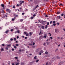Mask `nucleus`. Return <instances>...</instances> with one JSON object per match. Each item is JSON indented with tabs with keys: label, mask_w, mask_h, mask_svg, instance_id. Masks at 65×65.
<instances>
[{
	"label": "nucleus",
	"mask_w": 65,
	"mask_h": 65,
	"mask_svg": "<svg viewBox=\"0 0 65 65\" xmlns=\"http://www.w3.org/2000/svg\"><path fill=\"white\" fill-rule=\"evenodd\" d=\"M59 30L57 29H56L55 30V32L56 33H58L59 32Z\"/></svg>",
	"instance_id": "1"
},
{
	"label": "nucleus",
	"mask_w": 65,
	"mask_h": 65,
	"mask_svg": "<svg viewBox=\"0 0 65 65\" xmlns=\"http://www.w3.org/2000/svg\"><path fill=\"white\" fill-rule=\"evenodd\" d=\"M47 34H44V36L43 37V38H46V37H47Z\"/></svg>",
	"instance_id": "2"
},
{
	"label": "nucleus",
	"mask_w": 65,
	"mask_h": 65,
	"mask_svg": "<svg viewBox=\"0 0 65 65\" xmlns=\"http://www.w3.org/2000/svg\"><path fill=\"white\" fill-rule=\"evenodd\" d=\"M4 6L5 5H4V4H2L1 5V6L2 7H3V8H4Z\"/></svg>",
	"instance_id": "3"
},
{
	"label": "nucleus",
	"mask_w": 65,
	"mask_h": 65,
	"mask_svg": "<svg viewBox=\"0 0 65 65\" xmlns=\"http://www.w3.org/2000/svg\"><path fill=\"white\" fill-rule=\"evenodd\" d=\"M41 28L42 29H44V26H42L41 27Z\"/></svg>",
	"instance_id": "4"
},
{
	"label": "nucleus",
	"mask_w": 65,
	"mask_h": 65,
	"mask_svg": "<svg viewBox=\"0 0 65 65\" xmlns=\"http://www.w3.org/2000/svg\"><path fill=\"white\" fill-rule=\"evenodd\" d=\"M29 34H30L29 36H31V35H32V32H30L29 33Z\"/></svg>",
	"instance_id": "5"
},
{
	"label": "nucleus",
	"mask_w": 65,
	"mask_h": 65,
	"mask_svg": "<svg viewBox=\"0 0 65 65\" xmlns=\"http://www.w3.org/2000/svg\"><path fill=\"white\" fill-rule=\"evenodd\" d=\"M9 30H6L5 31V33H6V34H7V33H8V32H9Z\"/></svg>",
	"instance_id": "6"
},
{
	"label": "nucleus",
	"mask_w": 65,
	"mask_h": 65,
	"mask_svg": "<svg viewBox=\"0 0 65 65\" xmlns=\"http://www.w3.org/2000/svg\"><path fill=\"white\" fill-rule=\"evenodd\" d=\"M21 65H24L25 63L23 62H21L20 63Z\"/></svg>",
	"instance_id": "7"
},
{
	"label": "nucleus",
	"mask_w": 65,
	"mask_h": 65,
	"mask_svg": "<svg viewBox=\"0 0 65 65\" xmlns=\"http://www.w3.org/2000/svg\"><path fill=\"white\" fill-rule=\"evenodd\" d=\"M50 54H48L47 55H46V57H50Z\"/></svg>",
	"instance_id": "8"
},
{
	"label": "nucleus",
	"mask_w": 65,
	"mask_h": 65,
	"mask_svg": "<svg viewBox=\"0 0 65 65\" xmlns=\"http://www.w3.org/2000/svg\"><path fill=\"white\" fill-rule=\"evenodd\" d=\"M29 35V33H28L26 34V36H28Z\"/></svg>",
	"instance_id": "9"
},
{
	"label": "nucleus",
	"mask_w": 65,
	"mask_h": 65,
	"mask_svg": "<svg viewBox=\"0 0 65 65\" xmlns=\"http://www.w3.org/2000/svg\"><path fill=\"white\" fill-rule=\"evenodd\" d=\"M57 18H58V19H60V18H61V17H60V16H57Z\"/></svg>",
	"instance_id": "10"
},
{
	"label": "nucleus",
	"mask_w": 65,
	"mask_h": 65,
	"mask_svg": "<svg viewBox=\"0 0 65 65\" xmlns=\"http://www.w3.org/2000/svg\"><path fill=\"white\" fill-rule=\"evenodd\" d=\"M48 26L47 25H46L45 26V29H46L47 28Z\"/></svg>",
	"instance_id": "11"
},
{
	"label": "nucleus",
	"mask_w": 65,
	"mask_h": 65,
	"mask_svg": "<svg viewBox=\"0 0 65 65\" xmlns=\"http://www.w3.org/2000/svg\"><path fill=\"white\" fill-rule=\"evenodd\" d=\"M45 53L46 54V55L47 54H48V52L47 51H46Z\"/></svg>",
	"instance_id": "12"
},
{
	"label": "nucleus",
	"mask_w": 65,
	"mask_h": 65,
	"mask_svg": "<svg viewBox=\"0 0 65 65\" xmlns=\"http://www.w3.org/2000/svg\"><path fill=\"white\" fill-rule=\"evenodd\" d=\"M40 53H43V50H41L40 51Z\"/></svg>",
	"instance_id": "13"
},
{
	"label": "nucleus",
	"mask_w": 65,
	"mask_h": 65,
	"mask_svg": "<svg viewBox=\"0 0 65 65\" xmlns=\"http://www.w3.org/2000/svg\"><path fill=\"white\" fill-rule=\"evenodd\" d=\"M17 62H16V63H20V61H19V60H17Z\"/></svg>",
	"instance_id": "14"
},
{
	"label": "nucleus",
	"mask_w": 65,
	"mask_h": 65,
	"mask_svg": "<svg viewBox=\"0 0 65 65\" xmlns=\"http://www.w3.org/2000/svg\"><path fill=\"white\" fill-rule=\"evenodd\" d=\"M9 9H6V11L8 12V11H9Z\"/></svg>",
	"instance_id": "15"
},
{
	"label": "nucleus",
	"mask_w": 65,
	"mask_h": 65,
	"mask_svg": "<svg viewBox=\"0 0 65 65\" xmlns=\"http://www.w3.org/2000/svg\"><path fill=\"white\" fill-rule=\"evenodd\" d=\"M50 43V42H46L47 44V45H48Z\"/></svg>",
	"instance_id": "16"
},
{
	"label": "nucleus",
	"mask_w": 65,
	"mask_h": 65,
	"mask_svg": "<svg viewBox=\"0 0 65 65\" xmlns=\"http://www.w3.org/2000/svg\"><path fill=\"white\" fill-rule=\"evenodd\" d=\"M39 7V6H38V5H37V6H36V7H35V8H37V7Z\"/></svg>",
	"instance_id": "17"
},
{
	"label": "nucleus",
	"mask_w": 65,
	"mask_h": 65,
	"mask_svg": "<svg viewBox=\"0 0 65 65\" xmlns=\"http://www.w3.org/2000/svg\"><path fill=\"white\" fill-rule=\"evenodd\" d=\"M57 14H60V12H57Z\"/></svg>",
	"instance_id": "18"
},
{
	"label": "nucleus",
	"mask_w": 65,
	"mask_h": 65,
	"mask_svg": "<svg viewBox=\"0 0 65 65\" xmlns=\"http://www.w3.org/2000/svg\"><path fill=\"white\" fill-rule=\"evenodd\" d=\"M33 18H34V17H31L30 19L31 20H32V19H33Z\"/></svg>",
	"instance_id": "19"
},
{
	"label": "nucleus",
	"mask_w": 65,
	"mask_h": 65,
	"mask_svg": "<svg viewBox=\"0 0 65 65\" xmlns=\"http://www.w3.org/2000/svg\"><path fill=\"white\" fill-rule=\"evenodd\" d=\"M8 12H9V13H10V12H11V10H9Z\"/></svg>",
	"instance_id": "20"
},
{
	"label": "nucleus",
	"mask_w": 65,
	"mask_h": 65,
	"mask_svg": "<svg viewBox=\"0 0 65 65\" xmlns=\"http://www.w3.org/2000/svg\"><path fill=\"white\" fill-rule=\"evenodd\" d=\"M22 21H23V19H21L20 20V22H22Z\"/></svg>",
	"instance_id": "21"
},
{
	"label": "nucleus",
	"mask_w": 65,
	"mask_h": 65,
	"mask_svg": "<svg viewBox=\"0 0 65 65\" xmlns=\"http://www.w3.org/2000/svg\"><path fill=\"white\" fill-rule=\"evenodd\" d=\"M37 58V56H35V57H34V59H36Z\"/></svg>",
	"instance_id": "22"
},
{
	"label": "nucleus",
	"mask_w": 65,
	"mask_h": 65,
	"mask_svg": "<svg viewBox=\"0 0 65 65\" xmlns=\"http://www.w3.org/2000/svg\"><path fill=\"white\" fill-rule=\"evenodd\" d=\"M20 65V63H17L15 65Z\"/></svg>",
	"instance_id": "23"
},
{
	"label": "nucleus",
	"mask_w": 65,
	"mask_h": 65,
	"mask_svg": "<svg viewBox=\"0 0 65 65\" xmlns=\"http://www.w3.org/2000/svg\"><path fill=\"white\" fill-rule=\"evenodd\" d=\"M7 46H11V45L10 44H8Z\"/></svg>",
	"instance_id": "24"
},
{
	"label": "nucleus",
	"mask_w": 65,
	"mask_h": 65,
	"mask_svg": "<svg viewBox=\"0 0 65 65\" xmlns=\"http://www.w3.org/2000/svg\"><path fill=\"white\" fill-rule=\"evenodd\" d=\"M13 8H15V6H14L13 7Z\"/></svg>",
	"instance_id": "25"
},
{
	"label": "nucleus",
	"mask_w": 65,
	"mask_h": 65,
	"mask_svg": "<svg viewBox=\"0 0 65 65\" xmlns=\"http://www.w3.org/2000/svg\"><path fill=\"white\" fill-rule=\"evenodd\" d=\"M13 40H14V41H16V38H14L13 39Z\"/></svg>",
	"instance_id": "26"
},
{
	"label": "nucleus",
	"mask_w": 65,
	"mask_h": 65,
	"mask_svg": "<svg viewBox=\"0 0 65 65\" xmlns=\"http://www.w3.org/2000/svg\"><path fill=\"white\" fill-rule=\"evenodd\" d=\"M17 32L18 33H20V31L19 30H18Z\"/></svg>",
	"instance_id": "27"
},
{
	"label": "nucleus",
	"mask_w": 65,
	"mask_h": 65,
	"mask_svg": "<svg viewBox=\"0 0 65 65\" xmlns=\"http://www.w3.org/2000/svg\"><path fill=\"white\" fill-rule=\"evenodd\" d=\"M56 58H57V59H60V57H59L58 56Z\"/></svg>",
	"instance_id": "28"
},
{
	"label": "nucleus",
	"mask_w": 65,
	"mask_h": 65,
	"mask_svg": "<svg viewBox=\"0 0 65 65\" xmlns=\"http://www.w3.org/2000/svg\"><path fill=\"white\" fill-rule=\"evenodd\" d=\"M41 33V31H40V33L39 34V35H40V34Z\"/></svg>",
	"instance_id": "29"
},
{
	"label": "nucleus",
	"mask_w": 65,
	"mask_h": 65,
	"mask_svg": "<svg viewBox=\"0 0 65 65\" xmlns=\"http://www.w3.org/2000/svg\"><path fill=\"white\" fill-rule=\"evenodd\" d=\"M50 38L52 40L53 39V37H50Z\"/></svg>",
	"instance_id": "30"
},
{
	"label": "nucleus",
	"mask_w": 65,
	"mask_h": 65,
	"mask_svg": "<svg viewBox=\"0 0 65 65\" xmlns=\"http://www.w3.org/2000/svg\"><path fill=\"white\" fill-rule=\"evenodd\" d=\"M14 48H17V47L15 46H14Z\"/></svg>",
	"instance_id": "31"
},
{
	"label": "nucleus",
	"mask_w": 65,
	"mask_h": 65,
	"mask_svg": "<svg viewBox=\"0 0 65 65\" xmlns=\"http://www.w3.org/2000/svg\"><path fill=\"white\" fill-rule=\"evenodd\" d=\"M12 21H14V19L13 18H12Z\"/></svg>",
	"instance_id": "32"
},
{
	"label": "nucleus",
	"mask_w": 65,
	"mask_h": 65,
	"mask_svg": "<svg viewBox=\"0 0 65 65\" xmlns=\"http://www.w3.org/2000/svg\"><path fill=\"white\" fill-rule=\"evenodd\" d=\"M56 24L57 25H59V24H60V23H56Z\"/></svg>",
	"instance_id": "33"
},
{
	"label": "nucleus",
	"mask_w": 65,
	"mask_h": 65,
	"mask_svg": "<svg viewBox=\"0 0 65 65\" xmlns=\"http://www.w3.org/2000/svg\"><path fill=\"white\" fill-rule=\"evenodd\" d=\"M53 23H54H54H56V21H53Z\"/></svg>",
	"instance_id": "34"
},
{
	"label": "nucleus",
	"mask_w": 65,
	"mask_h": 65,
	"mask_svg": "<svg viewBox=\"0 0 65 65\" xmlns=\"http://www.w3.org/2000/svg\"><path fill=\"white\" fill-rule=\"evenodd\" d=\"M28 45H32V44H29Z\"/></svg>",
	"instance_id": "35"
},
{
	"label": "nucleus",
	"mask_w": 65,
	"mask_h": 65,
	"mask_svg": "<svg viewBox=\"0 0 65 65\" xmlns=\"http://www.w3.org/2000/svg\"><path fill=\"white\" fill-rule=\"evenodd\" d=\"M53 23V21H50V24H51V23Z\"/></svg>",
	"instance_id": "36"
},
{
	"label": "nucleus",
	"mask_w": 65,
	"mask_h": 65,
	"mask_svg": "<svg viewBox=\"0 0 65 65\" xmlns=\"http://www.w3.org/2000/svg\"><path fill=\"white\" fill-rule=\"evenodd\" d=\"M36 16V14H34L33 15V17H35Z\"/></svg>",
	"instance_id": "37"
},
{
	"label": "nucleus",
	"mask_w": 65,
	"mask_h": 65,
	"mask_svg": "<svg viewBox=\"0 0 65 65\" xmlns=\"http://www.w3.org/2000/svg\"><path fill=\"white\" fill-rule=\"evenodd\" d=\"M49 24H50V23H49V22H48L47 23V25H49Z\"/></svg>",
	"instance_id": "38"
},
{
	"label": "nucleus",
	"mask_w": 65,
	"mask_h": 65,
	"mask_svg": "<svg viewBox=\"0 0 65 65\" xmlns=\"http://www.w3.org/2000/svg\"><path fill=\"white\" fill-rule=\"evenodd\" d=\"M60 5L61 6H63V4H59V6H60Z\"/></svg>",
	"instance_id": "39"
},
{
	"label": "nucleus",
	"mask_w": 65,
	"mask_h": 65,
	"mask_svg": "<svg viewBox=\"0 0 65 65\" xmlns=\"http://www.w3.org/2000/svg\"><path fill=\"white\" fill-rule=\"evenodd\" d=\"M53 25L54 26H56V24H55V23H54L53 24Z\"/></svg>",
	"instance_id": "40"
},
{
	"label": "nucleus",
	"mask_w": 65,
	"mask_h": 65,
	"mask_svg": "<svg viewBox=\"0 0 65 65\" xmlns=\"http://www.w3.org/2000/svg\"><path fill=\"white\" fill-rule=\"evenodd\" d=\"M12 51H14V48H12Z\"/></svg>",
	"instance_id": "41"
},
{
	"label": "nucleus",
	"mask_w": 65,
	"mask_h": 65,
	"mask_svg": "<svg viewBox=\"0 0 65 65\" xmlns=\"http://www.w3.org/2000/svg\"><path fill=\"white\" fill-rule=\"evenodd\" d=\"M7 15H5L4 17V18H5V17H7Z\"/></svg>",
	"instance_id": "42"
},
{
	"label": "nucleus",
	"mask_w": 65,
	"mask_h": 65,
	"mask_svg": "<svg viewBox=\"0 0 65 65\" xmlns=\"http://www.w3.org/2000/svg\"><path fill=\"white\" fill-rule=\"evenodd\" d=\"M13 39H12V38H11L10 39V40L11 41H12V40H13Z\"/></svg>",
	"instance_id": "43"
},
{
	"label": "nucleus",
	"mask_w": 65,
	"mask_h": 65,
	"mask_svg": "<svg viewBox=\"0 0 65 65\" xmlns=\"http://www.w3.org/2000/svg\"><path fill=\"white\" fill-rule=\"evenodd\" d=\"M23 4V3H20V6H21V4Z\"/></svg>",
	"instance_id": "44"
},
{
	"label": "nucleus",
	"mask_w": 65,
	"mask_h": 65,
	"mask_svg": "<svg viewBox=\"0 0 65 65\" xmlns=\"http://www.w3.org/2000/svg\"><path fill=\"white\" fill-rule=\"evenodd\" d=\"M2 46H4V44H2Z\"/></svg>",
	"instance_id": "45"
},
{
	"label": "nucleus",
	"mask_w": 65,
	"mask_h": 65,
	"mask_svg": "<svg viewBox=\"0 0 65 65\" xmlns=\"http://www.w3.org/2000/svg\"><path fill=\"white\" fill-rule=\"evenodd\" d=\"M38 61H39V60H37L36 61V62L37 63V62H38Z\"/></svg>",
	"instance_id": "46"
},
{
	"label": "nucleus",
	"mask_w": 65,
	"mask_h": 65,
	"mask_svg": "<svg viewBox=\"0 0 65 65\" xmlns=\"http://www.w3.org/2000/svg\"><path fill=\"white\" fill-rule=\"evenodd\" d=\"M13 29H11V32H12L13 31Z\"/></svg>",
	"instance_id": "47"
},
{
	"label": "nucleus",
	"mask_w": 65,
	"mask_h": 65,
	"mask_svg": "<svg viewBox=\"0 0 65 65\" xmlns=\"http://www.w3.org/2000/svg\"><path fill=\"white\" fill-rule=\"evenodd\" d=\"M16 46H19V44H16L15 45Z\"/></svg>",
	"instance_id": "48"
},
{
	"label": "nucleus",
	"mask_w": 65,
	"mask_h": 65,
	"mask_svg": "<svg viewBox=\"0 0 65 65\" xmlns=\"http://www.w3.org/2000/svg\"><path fill=\"white\" fill-rule=\"evenodd\" d=\"M40 37H41V38H42L43 37V36H41Z\"/></svg>",
	"instance_id": "49"
},
{
	"label": "nucleus",
	"mask_w": 65,
	"mask_h": 65,
	"mask_svg": "<svg viewBox=\"0 0 65 65\" xmlns=\"http://www.w3.org/2000/svg\"><path fill=\"white\" fill-rule=\"evenodd\" d=\"M17 10H18V9H15V11H17Z\"/></svg>",
	"instance_id": "50"
},
{
	"label": "nucleus",
	"mask_w": 65,
	"mask_h": 65,
	"mask_svg": "<svg viewBox=\"0 0 65 65\" xmlns=\"http://www.w3.org/2000/svg\"><path fill=\"white\" fill-rule=\"evenodd\" d=\"M43 45L45 46V43H44L43 44Z\"/></svg>",
	"instance_id": "51"
},
{
	"label": "nucleus",
	"mask_w": 65,
	"mask_h": 65,
	"mask_svg": "<svg viewBox=\"0 0 65 65\" xmlns=\"http://www.w3.org/2000/svg\"><path fill=\"white\" fill-rule=\"evenodd\" d=\"M24 33L25 34H27V33L26 32H24Z\"/></svg>",
	"instance_id": "52"
},
{
	"label": "nucleus",
	"mask_w": 65,
	"mask_h": 65,
	"mask_svg": "<svg viewBox=\"0 0 65 65\" xmlns=\"http://www.w3.org/2000/svg\"><path fill=\"white\" fill-rule=\"evenodd\" d=\"M63 15H64V14H61V16L63 17Z\"/></svg>",
	"instance_id": "53"
},
{
	"label": "nucleus",
	"mask_w": 65,
	"mask_h": 65,
	"mask_svg": "<svg viewBox=\"0 0 65 65\" xmlns=\"http://www.w3.org/2000/svg\"><path fill=\"white\" fill-rule=\"evenodd\" d=\"M19 38V36H17V39H18V38Z\"/></svg>",
	"instance_id": "54"
},
{
	"label": "nucleus",
	"mask_w": 65,
	"mask_h": 65,
	"mask_svg": "<svg viewBox=\"0 0 65 65\" xmlns=\"http://www.w3.org/2000/svg\"><path fill=\"white\" fill-rule=\"evenodd\" d=\"M18 57H15V58L16 59H18Z\"/></svg>",
	"instance_id": "55"
},
{
	"label": "nucleus",
	"mask_w": 65,
	"mask_h": 65,
	"mask_svg": "<svg viewBox=\"0 0 65 65\" xmlns=\"http://www.w3.org/2000/svg\"><path fill=\"white\" fill-rule=\"evenodd\" d=\"M3 50H4V49H3V48H2L1 49V51H3Z\"/></svg>",
	"instance_id": "56"
},
{
	"label": "nucleus",
	"mask_w": 65,
	"mask_h": 65,
	"mask_svg": "<svg viewBox=\"0 0 65 65\" xmlns=\"http://www.w3.org/2000/svg\"><path fill=\"white\" fill-rule=\"evenodd\" d=\"M6 50H8V47H7L6 48Z\"/></svg>",
	"instance_id": "57"
},
{
	"label": "nucleus",
	"mask_w": 65,
	"mask_h": 65,
	"mask_svg": "<svg viewBox=\"0 0 65 65\" xmlns=\"http://www.w3.org/2000/svg\"><path fill=\"white\" fill-rule=\"evenodd\" d=\"M25 14V13H23L22 14V15H24Z\"/></svg>",
	"instance_id": "58"
},
{
	"label": "nucleus",
	"mask_w": 65,
	"mask_h": 65,
	"mask_svg": "<svg viewBox=\"0 0 65 65\" xmlns=\"http://www.w3.org/2000/svg\"><path fill=\"white\" fill-rule=\"evenodd\" d=\"M27 39V37H25V39Z\"/></svg>",
	"instance_id": "59"
},
{
	"label": "nucleus",
	"mask_w": 65,
	"mask_h": 65,
	"mask_svg": "<svg viewBox=\"0 0 65 65\" xmlns=\"http://www.w3.org/2000/svg\"><path fill=\"white\" fill-rule=\"evenodd\" d=\"M45 17H46V18H47V17H48V16L47 15H46L45 16Z\"/></svg>",
	"instance_id": "60"
},
{
	"label": "nucleus",
	"mask_w": 65,
	"mask_h": 65,
	"mask_svg": "<svg viewBox=\"0 0 65 65\" xmlns=\"http://www.w3.org/2000/svg\"><path fill=\"white\" fill-rule=\"evenodd\" d=\"M16 43H18V41H16Z\"/></svg>",
	"instance_id": "61"
},
{
	"label": "nucleus",
	"mask_w": 65,
	"mask_h": 65,
	"mask_svg": "<svg viewBox=\"0 0 65 65\" xmlns=\"http://www.w3.org/2000/svg\"><path fill=\"white\" fill-rule=\"evenodd\" d=\"M35 42H34L33 43V44H33V45H35Z\"/></svg>",
	"instance_id": "62"
},
{
	"label": "nucleus",
	"mask_w": 65,
	"mask_h": 65,
	"mask_svg": "<svg viewBox=\"0 0 65 65\" xmlns=\"http://www.w3.org/2000/svg\"><path fill=\"white\" fill-rule=\"evenodd\" d=\"M42 54H41V53H40L39 54V55H41Z\"/></svg>",
	"instance_id": "63"
},
{
	"label": "nucleus",
	"mask_w": 65,
	"mask_h": 65,
	"mask_svg": "<svg viewBox=\"0 0 65 65\" xmlns=\"http://www.w3.org/2000/svg\"><path fill=\"white\" fill-rule=\"evenodd\" d=\"M12 65H14V63H12Z\"/></svg>",
	"instance_id": "64"
}]
</instances>
